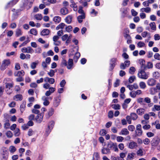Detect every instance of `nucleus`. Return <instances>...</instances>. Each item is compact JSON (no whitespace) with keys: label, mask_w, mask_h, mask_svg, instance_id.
Returning <instances> with one entry per match:
<instances>
[{"label":"nucleus","mask_w":160,"mask_h":160,"mask_svg":"<svg viewBox=\"0 0 160 160\" xmlns=\"http://www.w3.org/2000/svg\"><path fill=\"white\" fill-rule=\"evenodd\" d=\"M136 155L135 153L132 152L131 153H129L127 156V160H132L135 156Z\"/></svg>","instance_id":"412c9836"},{"label":"nucleus","mask_w":160,"mask_h":160,"mask_svg":"<svg viewBox=\"0 0 160 160\" xmlns=\"http://www.w3.org/2000/svg\"><path fill=\"white\" fill-rule=\"evenodd\" d=\"M66 26V25L64 23H61L56 27V29L57 30L59 29H62L65 27Z\"/></svg>","instance_id":"bb28decb"},{"label":"nucleus","mask_w":160,"mask_h":160,"mask_svg":"<svg viewBox=\"0 0 160 160\" xmlns=\"http://www.w3.org/2000/svg\"><path fill=\"white\" fill-rule=\"evenodd\" d=\"M155 110L159 111L160 110V106L155 105L154 106V108L152 109V111H155Z\"/></svg>","instance_id":"69168bd1"},{"label":"nucleus","mask_w":160,"mask_h":160,"mask_svg":"<svg viewBox=\"0 0 160 160\" xmlns=\"http://www.w3.org/2000/svg\"><path fill=\"white\" fill-rule=\"evenodd\" d=\"M149 25L152 30L154 31L156 30V27L155 23L154 22H152L150 23Z\"/></svg>","instance_id":"f704fd0d"},{"label":"nucleus","mask_w":160,"mask_h":160,"mask_svg":"<svg viewBox=\"0 0 160 160\" xmlns=\"http://www.w3.org/2000/svg\"><path fill=\"white\" fill-rule=\"evenodd\" d=\"M73 65V61L72 59H69L68 61V64L67 66L68 69H70L72 68Z\"/></svg>","instance_id":"4468645a"},{"label":"nucleus","mask_w":160,"mask_h":160,"mask_svg":"<svg viewBox=\"0 0 160 160\" xmlns=\"http://www.w3.org/2000/svg\"><path fill=\"white\" fill-rule=\"evenodd\" d=\"M49 98H50L51 99H52V98H51L50 97H47L45 96H43L42 97V100L44 101L43 104L45 106H48L49 103V102L48 100Z\"/></svg>","instance_id":"ddd939ff"},{"label":"nucleus","mask_w":160,"mask_h":160,"mask_svg":"<svg viewBox=\"0 0 160 160\" xmlns=\"http://www.w3.org/2000/svg\"><path fill=\"white\" fill-rule=\"evenodd\" d=\"M143 142L145 145H148L150 142V140L149 139L146 138L143 140Z\"/></svg>","instance_id":"09e8293b"},{"label":"nucleus","mask_w":160,"mask_h":160,"mask_svg":"<svg viewBox=\"0 0 160 160\" xmlns=\"http://www.w3.org/2000/svg\"><path fill=\"white\" fill-rule=\"evenodd\" d=\"M108 147L111 149L114 150L115 152L118 151L117 144L116 143L111 142L108 144Z\"/></svg>","instance_id":"7ed1b4c3"},{"label":"nucleus","mask_w":160,"mask_h":160,"mask_svg":"<svg viewBox=\"0 0 160 160\" xmlns=\"http://www.w3.org/2000/svg\"><path fill=\"white\" fill-rule=\"evenodd\" d=\"M61 65L62 67L67 66V61L63 58H62Z\"/></svg>","instance_id":"8fccbe9b"},{"label":"nucleus","mask_w":160,"mask_h":160,"mask_svg":"<svg viewBox=\"0 0 160 160\" xmlns=\"http://www.w3.org/2000/svg\"><path fill=\"white\" fill-rule=\"evenodd\" d=\"M129 133V132L128 131V129L127 128H125L122 129L120 133H119V134L122 135H127Z\"/></svg>","instance_id":"a211bd4d"},{"label":"nucleus","mask_w":160,"mask_h":160,"mask_svg":"<svg viewBox=\"0 0 160 160\" xmlns=\"http://www.w3.org/2000/svg\"><path fill=\"white\" fill-rule=\"evenodd\" d=\"M147 83L149 86H153L156 84V81L153 78H150L147 81Z\"/></svg>","instance_id":"9b49d317"},{"label":"nucleus","mask_w":160,"mask_h":160,"mask_svg":"<svg viewBox=\"0 0 160 160\" xmlns=\"http://www.w3.org/2000/svg\"><path fill=\"white\" fill-rule=\"evenodd\" d=\"M136 71V69L134 67H132L130 68L129 70V73L131 74H133L135 71Z\"/></svg>","instance_id":"864d4df0"},{"label":"nucleus","mask_w":160,"mask_h":160,"mask_svg":"<svg viewBox=\"0 0 160 160\" xmlns=\"http://www.w3.org/2000/svg\"><path fill=\"white\" fill-rule=\"evenodd\" d=\"M102 152L103 154H107L111 152L110 149L109 148H103L102 149Z\"/></svg>","instance_id":"a878e982"},{"label":"nucleus","mask_w":160,"mask_h":160,"mask_svg":"<svg viewBox=\"0 0 160 160\" xmlns=\"http://www.w3.org/2000/svg\"><path fill=\"white\" fill-rule=\"evenodd\" d=\"M55 72L52 69H50L47 73L48 74L50 77H53L55 74Z\"/></svg>","instance_id":"c03bdc74"},{"label":"nucleus","mask_w":160,"mask_h":160,"mask_svg":"<svg viewBox=\"0 0 160 160\" xmlns=\"http://www.w3.org/2000/svg\"><path fill=\"white\" fill-rule=\"evenodd\" d=\"M99 158V156L98 153V152H95L93 154V160L95 159L98 160Z\"/></svg>","instance_id":"13d9d810"},{"label":"nucleus","mask_w":160,"mask_h":160,"mask_svg":"<svg viewBox=\"0 0 160 160\" xmlns=\"http://www.w3.org/2000/svg\"><path fill=\"white\" fill-rule=\"evenodd\" d=\"M60 97H57L55 98V101L54 102V104L56 107H57L60 102Z\"/></svg>","instance_id":"72a5a7b5"},{"label":"nucleus","mask_w":160,"mask_h":160,"mask_svg":"<svg viewBox=\"0 0 160 160\" xmlns=\"http://www.w3.org/2000/svg\"><path fill=\"white\" fill-rule=\"evenodd\" d=\"M112 108L115 110L120 109V106L119 104H113L112 105Z\"/></svg>","instance_id":"680f3d73"},{"label":"nucleus","mask_w":160,"mask_h":160,"mask_svg":"<svg viewBox=\"0 0 160 160\" xmlns=\"http://www.w3.org/2000/svg\"><path fill=\"white\" fill-rule=\"evenodd\" d=\"M60 12L61 14L66 15L68 13V10L66 8H63L61 9Z\"/></svg>","instance_id":"f3484780"},{"label":"nucleus","mask_w":160,"mask_h":160,"mask_svg":"<svg viewBox=\"0 0 160 160\" xmlns=\"http://www.w3.org/2000/svg\"><path fill=\"white\" fill-rule=\"evenodd\" d=\"M30 33L36 36L37 34V31L36 29L32 28L29 31Z\"/></svg>","instance_id":"37998d69"},{"label":"nucleus","mask_w":160,"mask_h":160,"mask_svg":"<svg viewBox=\"0 0 160 160\" xmlns=\"http://www.w3.org/2000/svg\"><path fill=\"white\" fill-rule=\"evenodd\" d=\"M145 70L142 68L138 70V75L139 78L143 79H147L148 78L149 73L148 72H146Z\"/></svg>","instance_id":"f257e3e1"},{"label":"nucleus","mask_w":160,"mask_h":160,"mask_svg":"<svg viewBox=\"0 0 160 160\" xmlns=\"http://www.w3.org/2000/svg\"><path fill=\"white\" fill-rule=\"evenodd\" d=\"M6 135L8 138H11L13 135V134L12 132L10 131H8L6 133Z\"/></svg>","instance_id":"4d7b16f0"},{"label":"nucleus","mask_w":160,"mask_h":160,"mask_svg":"<svg viewBox=\"0 0 160 160\" xmlns=\"http://www.w3.org/2000/svg\"><path fill=\"white\" fill-rule=\"evenodd\" d=\"M2 151V154H8V149L5 147H2L1 148Z\"/></svg>","instance_id":"6e6d98bb"},{"label":"nucleus","mask_w":160,"mask_h":160,"mask_svg":"<svg viewBox=\"0 0 160 160\" xmlns=\"http://www.w3.org/2000/svg\"><path fill=\"white\" fill-rule=\"evenodd\" d=\"M25 108V104L23 103L20 106V110L22 113L24 110Z\"/></svg>","instance_id":"052dcab7"},{"label":"nucleus","mask_w":160,"mask_h":160,"mask_svg":"<svg viewBox=\"0 0 160 160\" xmlns=\"http://www.w3.org/2000/svg\"><path fill=\"white\" fill-rule=\"evenodd\" d=\"M54 109L52 108H50L48 112V116H47V118H48L50 116H52L54 113Z\"/></svg>","instance_id":"2f4dec72"},{"label":"nucleus","mask_w":160,"mask_h":160,"mask_svg":"<svg viewBox=\"0 0 160 160\" xmlns=\"http://www.w3.org/2000/svg\"><path fill=\"white\" fill-rule=\"evenodd\" d=\"M80 56V54L79 52H77L75 53V54L73 57V60H74V62H77L78 60V59L79 58Z\"/></svg>","instance_id":"c85d7f7f"},{"label":"nucleus","mask_w":160,"mask_h":160,"mask_svg":"<svg viewBox=\"0 0 160 160\" xmlns=\"http://www.w3.org/2000/svg\"><path fill=\"white\" fill-rule=\"evenodd\" d=\"M137 155L142 156L143 155V151L142 149L140 148L138 150L137 152Z\"/></svg>","instance_id":"3c124183"},{"label":"nucleus","mask_w":160,"mask_h":160,"mask_svg":"<svg viewBox=\"0 0 160 160\" xmlns=\"http://www.w3.org/2000/svg\"><path fill=\"white\" fill-rule=\"evenodd\" d=\"M38 63L39 61L38 60L36 61L35 62H32L30 66L31 68L32 69H34L35 68Z\"/></svg>","instance_id":"7c9ffc66"},{"label":"nucleus","mask_w":160,"mask_h":160,"mask_svg":"<svg viewBox=\"0 0 160 160\" xmlns=\"http://www.w3.org/2000/svg\"><path fill=\"white\" fill-rule=\"evenodd\" d=\"M107 134V132L105 129H102L100 130L99 134L101 136H104Z\"/></svg>","instance_id":"338daca9"},{"label":"nucleus","mask_w":160,"mask_h":160,"mask_svg":"<svg viewBox=\"0 0 160 160\" xmlns=\"http://www.w3.org/2000/svg\"><path fill=\"white\" fill-rule=\"evenodd\" d=\"M140 11L142 12H145L146 13H149L151 11V8L149 7L146 8H143L140 9Z\"/></svg>","instance_id":"6ab92c4d"},{"label":"nucleus","mask_w":160,"mask_h":160,"mask_svg":"<svg viewBox=\"0 0 160 160\" xmlns=\"http://www.w3.org/2000/svg\"><path fill=\"white\" fill-rule=\"evenodd\" d=\"M137 147V143L133 141L130 142L129 143L128 148L131 149H133Z\"/></svg>","instance_id":"2eb2a0df"},{"label":"nucleus","mask_w":160,"mask_h":160,"mask_svg":"<svg viewBox=\"0 0 160 160\" xmlns=\"http://www.w3.org/2000/svg\"><path fill=\"white\" fill-rule=\"evenodd\" d=\"M24 71L22 70L21 71H18L17 73V74L16 75L15 73V76H19L20 77L21 76H22L24 75Z\"/></svg>","instance_id":"de8ad7c7"},{"label":"nucleus","mask_w":160,"mask_h":160,"mask_svg":"<svg viewBox=\"0 0 160 160\" xmlns=\"http://www.w3.org/2000/svg\"><path fill=\"white\" fill-rule=\"evenodd\" d=\"M56 90V88H55L50 87L49 88V90L47 91L45 93V95L47 97H48L51 94L53 93Z\"/></svg>","instance_id":"9d476101"},{"label":"nucleus","mask_w":160,"mask_h":160,"mask_svg":"<svg viewBox=\"0 0 160 160\" xmlns=\"http://www.w3.org/2000/svg\"><path fill=\"white\" fill-rule=\"evenodd\" d=\"M50 31L49 30L47 29H43L41 32V35L43 36L48 35L49 34Z\"/></svg>","instance_id":"b1692460"},{"label":"nucleus","mask_w":160,"mask_h":160,"mask_svg":"<svg viewBox=\"0 0 160 160\" xmlns=\"http://www.w3.org/2000/svg\"><path fill=\"white\" fill-rule=\"evenodd\" d=\"M13 99L16 101H21L22 100V97L21 94H17L13 97Z\"/></svg>","instance_id":"393cba45"},{"label":"nucleus","mask_w":160,"mask_h":160,"mask_svg":"<svg viewBox=\"0 0 160 160\" xmlns=\"http://www.w3.org/2000/svg\"><path fill=\"white\" fill-rule=\"evenodd\" d=\"M14 5L12 0L8 3L6 6V8H7L9 7H12Z\"/></svg>","instance_id":"bf43d9fd"},{"label":"nucleus","mask_w":160,"mask_h":160,"mask_svg":"<svg viewBox=\"0 0 160 160\" xmlns=\"http://www.w3.org/2000/svg\"><path fill=\"white\" fill-rule=\"evenodd\" d=\"M145 110L143 108H139L137 110V113L139 115H142L144 113Z\"/></svg>","instance_id":"4be33fe9"},{"label":"nucleus","mask_w":160,"mask_h":160,"mask_svg":"<svg viewBox=\"0 0 160 160\" xmlns=\"http://www.w3.org/2000/svg\"><path fill=\"white\" fill-rule=\"evenodd\" d=\"M53 20L55 22L59 23L61 21V18L59 16H56L54 17Z\"/></svg>","instance_id":"473e14b6"},{"label":"nucleus","mask_w":160,"mask_h":160,"mask_svg":"<svg viewBox=\"0 0 160 160\" xmlns=\"http://www.w3.org/2000/svg\"><path fill=\"white\" fill-rule=\"evenodd\" d=\"M130 116L132 119L133 120H136L138 117V115L135 113H132L130 114Z\"/></svg>","instance_id":"79ce46f5"},{"label":"nucleus","mask_w":160,"mask_h":160,"mask_svg":"<svg viewBox=\"0 0 160 160\" xmlns=\"http://www.w3.org/2000/svg\"><path fill=\"white\" fill-rule=\"evenodd\" d=\"M21 51L24 53H32L34 52L33 49L30 47H28L27 48H23L21 49Z\"/></svg>","instance_id":"39448f33"},{"label":"nucleus","mask_w":160,"mask_h":160,"mask_svg":"<svg viewBox=\"0 0 160 160\" xmlns=\"http://www.w3.org/2000/svg\"><path fill=\"white\" fill-rule=\"evenodd\" d=\"M72 15L68 16L65 19L66 22L68 24H70L72 21Z\"/></svg>","instance_id":"cd10ccee"},{"label":"nucleus","mask_w":160,"mask_h":160,"mask_svg":"<svg viewBox=\"0 0 160 160\" xmlns=\"http://www.w3.org/2000/svg\"><path fill=\"white\" fill-rule=\"evenodd\" d=\"M54 125V122L53 121H51L49 122L48 125V128L50 130V131H51V130L52 129Z\"/></svg>","instance_id":"e433bc0d"},{"label":"nucleus","mask_w":160,"mask_h":160,"mask_svg":"<svg viewBox=\"0 0 160 160\" xmlns=\"http://www.w3.org/2000/svg\"><path fill=\"white\" fill-rule=\"evenodd\" d=\"M20 134V130L18 128H16L14 131V135L15 136L18 137Z\"/></svg>","instance_id":"a18cd8bd"},{"label":"nucleus","mask_w":160,"mask_h":160,"mask_svg":"<svg viewBox=\"0 0 160 160\" xmlns=\"http://www.w3.org/2000/svg\"><path fill=\"white\" fill-rule=\"evenodd\" d=\"M22 32L19 28H17L15 31V35L17 37H18L22 34Z\"/></svg>","instance_id":"5701e85b"},{"label":"nucleus","mask_w":160,"mask_h":160,"mask_svg":"<svg viewBox=\"0 0 160 160\" xmlns=\"http://www.w3.org/2000/svg\"><path fill=\"white\" fill-rule=\"evenodd\" d=\"M6 88L7 89L6 90V92L8 94H10L12 92V90L11 88L13 87V83H6Z\"/></svg>","instance_id":"423d86ee"},{"label":"nucleus","mask_w":160,"mask_h":160,"mask_svg":"<svg viewBox=\"0 0 160 160\" xmlns=\"http://www.w3.org/2000/svg\"><path fill=\"white\" fill-rule=\"evenodd\" d=\"M44 114L41 113L37 115L35 118L37 122L38 123H40L42 121L43 118Z\"/></svg>","instance_id":"0eeeda50"},{"label":"nucleus","mask_w":160,"mask_h":160,"mask_svg":"<svg viewBox=\"0 0 160 160\" xmlns=\"http://www.w3.org/2000/svg\"><path fill=\"white\" fill-rule=\"evenodd\" d=\"M117 60V58H112L110 60L109 68L110 71L112 70L114 68L116 65Z\"/></svg>","instance_id":"20e7f679"},{"label":"nucleus","mask_w":160,"mask_h":160,"mask_svg":"<svg viewBox=\"0 0 160 160\" xmlns=\"http://www.w3.org/2000/svg\"><path fill=\"white\" fill-rule=\"evenodd\" d=\"M144 102L148 104H149L151 102V99L149 97H147L144 98Z\"/></svg>","instance_id":"774afa93"},{"label":"nucleus","mask_w":160,"mask_h":160,"mask_svg":"<svg viewBox=\"0 0 160 160\" xmlns=\"http://www.w3.org/2000/svg\"><path fill=\"white\" fill-rule=\"evenodd\" d=\"M160 142V138L158 136L153 138L150 142L151 145L152 147H156L158 146Z\"/></svg>","instance_id":"f03ea898"},{"label":"nucleus","mask_w":160,"mask_h":160,"mask_svg":"<svg viewBox=\"0 0 160 160\" xmlns=\"http://www.w3.org/2000/svg\"><path fill=\"white\" fill-rule=\"evenodd\" d=\"M72 27L71 26L69 25L68 26H67L66 25V26L65 27V30L66 31L68 32H70L72 30Z\"/></svg>","instance_id":"49530a36"},{"label":"nucleus","mask_w":160,"mask_h":160,"mask_svg":"<svg viewBox=\"0 0 160 160\" xmlns=\"http://www.w3.org/2000/svg\"><path fill=\"white\" fill-rule=\"evenodd\" d=\"M59 37L57 36H54L53 37V41L54 42V44L56 46H59L61 44V42L58 41Z\"/></svg>","instance_id":"1a4fd4ad"},{"label":"nucleus","mask_w":160,"mask_h":160,"mask_svg":"<svg viewBox=\"0 0 160 160\" xmlns=\"http://www.w3.org/2000/svg\"><path fill=\"white\" fill-rule=\"evenodd\" d=\"M35 18L37 20H40L42 18V15L41 14H37L34 16Z\"/></svg>","instance_id":"ea45409f"},{"label":"nucleus","mask_w":160,"mask_h":160,"mask_svg":"<svg viewBox=\"0 0 160 160\" xmlns=\"http://www.w3.org/2000/svg\"><path fill=\"white\" fill-rule=\"evenodd\" d=\"M139 87L141 88L144 89L146 87L145 83L143 82H141L139 83Z\"/></svg>","instance_id":"a19ab883"},{"label":"nucleus","mask_w":160,"mask_h":160,"mask_svg":"<svg viewBox=\"0 0 160 160\" xmlns=\"http://www.w3.org/2000/svg\"><path fill=\"white\" fill-rule=\"evenodd\" d=\"M137 102L141 105H145L144 99L142 98H139L138 99Z\"/></svg>","instance_id":"c9c22d12"},{"label":"nucleus","mask_w":160,"mask_h":160,"mask_svg":"<svg viewBox=\"0 0 160 160\" xmlns=\"http://www.w3.org/2000/svg\"><path fill=\"white\" fill-rule=\"evenodd\" d=\"M154 58L156 60H160V54L158 53H156L154 55Z\"/></svg>","instance_id":"e2e57ef3"},{"label":"nucleus","mask_w":160,"mask_h":160,"mask_svg":"<svg viewBox=\"0 0 160 160\" xmlns=\"http://www.w3.org/2000/svg\"><path fill=\"white\" fill-rule=\"evenodd\" d=\"M10 63V61L9 59L5 60L3 61V63L1 66V69L4 70L6 68L7 66H8Z\"/></svg>","instance_id":"6e6552de"},{"label":"nucleus","mask_w":160,"mask_h":160,"mask_svg":"<svg viewBox=\"0 0 160 160\" xmlns=\"http://www.w3.org/2000/svg\"><path fill=\"white\" fill-rule=\"evenodd\" d=\"M135 132L136 136L140 137L142 135V130H136Z\"/></svg>","instance_id":"4c0bfd02"},{"label":"nucleus","mask_w":160,"mask_h":160,"mask_svg":"<svg viewBox=\"0 0 160 160\" xmlns=\"http://www.w3.org/2000/svg\"><path fill=\"white\" fill-rule=\"evenodd\" d=\"M44 81L46 82H49V84H53L55 82V79L53 78L46 77L44 78Z\"/></svg>","instance_id":"f8f14e48"},{"label":"nucleus","mask_w":160,"mask_h":160,"mask_svg":"<svg viewBox=\"0 0 160 160\" xmlns=\"http://www.w3.org/2000/svg\"><path fill=\"white\" fill-rule=\"evenodd\" d=\"M85 15L81 14L78 16L77 17V19L78 22L79 23H81L82 22V19L85 18Z\"/></svg>","instance_id":"c756f323"},{"label":"nucleus","mask_w":160,"mask_h":160,"mask_svg":"<svg viewBox=\"0 0 160 160\" xmlns=\"http://www.w3.org/2000/svg\"><path fill=\"white\" fill-rule=\"evenodd\" d=\"M136 79V77L134 76H131L129 78L128 81L129 83H132Z\"/></svg>","instance_id":"603ef678"},{"label":"nucleus","mask_w":160,"mask_h":160,"mask_svg":"<svg viewBox=\"0 0 160 160\" xmlns=\"http://www.w3.org/2000/svg\"><path fill=\"white\" fill-rule=\"evenodd\" d=\"M144 69H146L147 68H152L153 67V65L152 62H147L146 65L143 66Z\"/></svg>","instance_id":"dca6fc26"},{"label":"nucleus","mask_w":160,"mask_h":160,"mask_svg":"<svg viewBox=\"0 0 160 160\" xmlns=\"http://www.w3.org/2000/svg\"><path fill=\"white\" fill-rule=\"evenodd\" d=\"M160 74L158 72H155L153 73V76L156 78H158L160 77Z\"/></svg>","instance_id":"5fc2aeb1"},{"label":"nucleus","mask_w":160,"mask_h":160,"mask_svg":"<svg viewBox=\"0 0 160 160\" xmlns=\"http://www.w3.org/2000/svg\"><path fill=\"white\" fill-rule=\"evenodd\" d=\"M16 148L13 146H10L9 148V150L10 152L13 153L16 151Z\"/></svg>","instance_id":"58836bf2"},{"label":"nucleus","mask_w":160,"mask_h":160,"mask_svg":"<svg viewBox=\"0 0 160 160\" xmlns=\"http://www.w3.org/2000/svg\"><path fill=\"white\" fill-rule=\"evenodd\" d=\"M149 92L151 95H153L157 93L158 91L155 87H153L150 88Z\"/></svg>","instance_id":"aec40b11"},{"label":"nucleus","mask_w":160,"mask_h":160,"mask_svg":"<svg viewBox=\"0 0 160 160\" xmlns=\"http://www.w3.org/2000/svg\"><path fill=\"white\" fill-rule=\"evenodd\" d=\"M50 85L49 84L46 82L45 83L43 84V88L46 89H49L50 87Z\"/></svg>","instance_id":"0e129e2a"}]
</instances>
